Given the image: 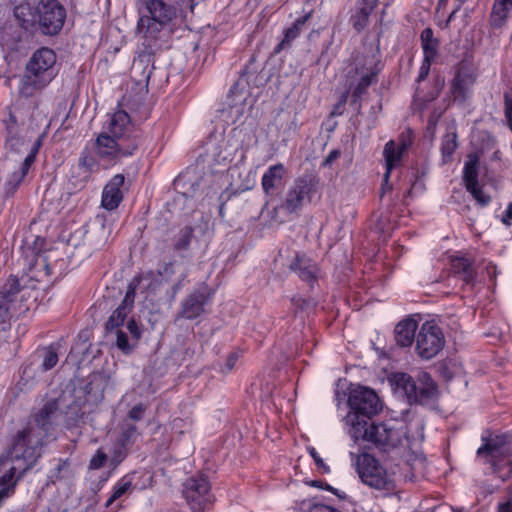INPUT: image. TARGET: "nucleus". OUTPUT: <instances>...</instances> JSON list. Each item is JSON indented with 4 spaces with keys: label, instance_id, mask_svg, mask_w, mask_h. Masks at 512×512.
<instances>
[{
    "label": "nucleus",
    "instance_id": "f3484780",
    "mask_svg": "<svg viewBox=\"0 0 512 512\" xmlns=\"http://www.w3.org/2000/svg\"><path fill=\"white\" fill-rule=\"evenodd\" d=\"M64 403V398L59 397L56 399L48 400L42 408L34 416V425H31L34 429H39L43 432L44 436H47L49 431L58 417L60 404Z\"/></svg>",
    "mask_w": 512,
    "mask_h": 512
},
{
    "label": "nucleus",
    "instance_id": "ddd939ff",
    "mask_svg": "<svg viewBox=\"0 0 512 512\" xmlns=\"http://www.w3.org/2000/svg\"><path fill=\"white\" fill-rule=\"evenodd\" d=\"M477 74L472 64L467 61L459 63L457 72L451 82L450 92L459 103H464L470 96Z\"/></svg>",
    "mask_w": 512,
    "mask_h": 512
},
{
    "label": "nucleus",
    "instance_id": "e2e57ef3",
    "mask_svg": "<svg viewBox=\"0 0 512 512\" xmlns=\"http://www.w3.org/2000/svg\"><path fill=\"white\" fill-rule=\"evenodd\" d=\"M498 512H512V497L508 501L499 504Z\"/></svg>",
    "mask_w": 512,
    "mask_h": 512
},
{
    "label": "nucleus",
    "instance_id": "79ce46f5",
    "mask_svg": "<svg viewBox=\"0 0 512 512\" xmlns=\"http://www.w3.org/2000/svg\"><path fill=\"white\" fill-rule=\"evenodd\" d=\"M139 283V279L135 278L128 286V290L125 294V297L119 307H125V311L130 312L136 294L137 285Z\"/></svg>",
    "mask_w": 512,
    "mask_h": 512
},
{
    "label": "nucleus",
    "instance_id": "ea45409f",
    "mask_svg": "<svg viewBox=\"0 0 512 512\" xmlns=\"http://www.w3.org/2000/svg\"><path fill=\"white\" fill-rule=\"evenodd\" d=\"M22 143V140L17 137V124L16 120L11 117L10 122L7 124V139L6 146L10 149H15Z\"/></svg>",
    "mask_w": 512,
    "mask_h": 512
},
{
    "label": "nucleus",
    "instance_id": "a211bd4d",
    "mask_svg": "<svg viewBox=\"0 0 512 512\" xmlns=\"http://www.w3.org/2000/svg\"><path fill=\"white\" fill-rule=\"evenodd\" d=\"M124 186L125 176L123 174L114 175L103 189L101 199L102 207L109 211L118 208L123 200Z\"/></svg>",
    "mask_w": 512,
    "mask_h": 512
},
{
    "label": "nucleus",
    "instance_id": "4c0bfd02",
    "mask_svg": "<svg viewBox=\"0 0 512 512\" xmlns=\"http://www.w3.org/2000/svg\"><path fill=\"white\" fill-rule=\"evenodd\" d=\"M193 233L194 229L191 226L181 228L175 240L174 249L176 251H186L190 246Z\"/></svg>",
    "mask_w": 512,
    "mask_h": 512
},
{
    "label": "nucleus",
    "instance_id": "052dcab7",
    "mask_svg": "<svg viewBox=\"0 0 512 512\" xmlns=\"http://www.w3.org/2000/svg\"><path fill=\"white\" fill-rule=\"evenodd\" d=\"M127 451L128 450H124L120 446H117L112 457V462L115 464H119L126 457Z\"/></svg>",
    "mask_w": 512,
    "mask_h": 512
},
{
    "label": "nucleus",
    "instance_id": "13d9d810",
    "mask_svg": "<svg viewBox=\"0 0 512 512\" xmlns=\"http://www.w3.org/2000/svg\"><path fill=\"white\" fill-rule=\"evenodd\" d=\"M341 155L340 150H332L323 161V166H331Z\"/></svg>",
    "mask_w": 512,
    "mask_h": 512
},
{
    "label": "nucleus",
    "instance_id": "aec40b11",
    "mask_svg": "<svg viewBox=\"0 0 512 512\" xmlns=\"http://www.w3.org/2000/svg\"><path fill=\"white\" fill-rule=\"evenodd\" d=\"M286 168L282 163L270 166L263 174L261 186L266 196H273L283 186Z\"/></svg>",
    "mask_w": 512,
    "mask_h": 512
},
{
    "label": "nucleus",
    "instance_id": "72a5a7b5",
    "mask_svg": "<svg viewBox=\"0 0 512 512\" xmlns=\"http://www.w3.org/2000/svg\"><path fill=\"white\" fill-rule=\"evenodd\" d=\"M132 488V479L126 475L122 477L113 487V492L111 496L108 498L105 506L109 507L113 504L114 501L122 497L124 494L129 492Z\"/></svg>",
    "mask_w": 512,
    "mask_h": 512
},
{
    "label": "nucleus",
    "instance_id": "09e8293b",
    "mask_svg": "<svg viewBox=\"0 0 512 512\" xmlns=\"http://www.w3.org/2000/svg\"><path fill=\"white\" fill-rule=\"evenodd\" d=\"M107 461V455L102 450H97L96 454L91 458L89 463L90 469H100Z\"/></svg>",
    "mask_w": 512,
    "mask_h": 512
},
{
    "label": "nucleus",
    "instance_id": "8fccbe9b",
    "mask_svg": "<svg viewBox=\"0 0 512 512\" xmlns=\"http://www.w3.org/2000/svg\"><path fill=\"white\" fill-rule=\"evenodd\" d=\"M303 512H341L331 506L324 504H304L302 508Z\"/></svg>",
    "mask_w": 512,
    "mask_h": 512
},
{
    "label": "nucleus",
    "instance_id": "4be33fe9",
    "mask_svg": "<svg viewBox=\"0 0 512 512\" xmlns=\"http://www.w3.org/2000/svg\"><path fill=\"white\" fill-rule=\"evenodd\" d=\"M418 323L412 318L400 321L394 329L396 344L400 347H409L415 340Z\"/></svg>",
    "mask_w": 512,
    "mask_h": 512
},
{
    "label": "nucleus",
    "instance_id": "39448f33",
    "mask_svg": "<svg viewBox=\"0 0 512 512\" xmlns=\"http://www.w3.org/2000/svg\"><path fill=\"white\" fill-rule=\"evenodd\" d=\"M507 435L482 437V445L477 449L476 455L484 464H489L492 474L502 481L512 478V461Z\"/></svg>",
    "mask_w": 512,
    "mask_h": 512
},
{
    "label": "nucleus",
    "instance_id": "c85d7f7f",
    "mask_svg": "<svg viewBox=\"0 0 512 512\" xmlns=\"http://www.w3.org/2000/svg\"><path fill=\"white\" fill-rule=\"evenodd\" d=\"M421 46L423 49L424 59L428 61H435L438 56L439 40L434 37V32L431 28H425L420 35Z\"/></svg>",
    "mask_w": 512,
    "mask_h": 512
},
{
    "label": "nucleus",
    "instance_id": "423d86ee",
    "mask_svg": "<svg viewBox=\"0 0 512 512\" xmlns=\"http://www.w3.org/2000/svg\"><path fill=\"white\" fill-rule=\"evenodd\" d=\"M356 470L361 481L372 489L380 491L383 496L392 495L396 490V481L393 473L372 455L360 454L356 459Z\"/></svg>",
    "mask_w": 512,
    "mask_h": 512
},
{
    "label": "nucleus",
    "instance_id": "6e6d98bb",
    "mask_svg": "<svg viewBox=\"0 0 512 512\" xmlns=\"http://www.w3.org/2000/svg\"><path fill=\"white\" fill-rule=\"evenodd\" d=\"M237 360H238V356H237V354H236V353H230V354L227 356L226 361H225V364H224V367H223V368H221V371H222L223 373H228V372H230V371L234 368V366H235V364H236Z\"/></svg>",
    "mask_w": 512,
    "mask_h": 512
},
{
    "label": "nucleus",
    "instance_id": "338daca9",
    "mask_svg": "<svg viewBox=\"0 0 512 512\" xmlns=\"http://www.w3.org/2000/svg\"><path fill=\"white\" fill-rule=\"evenodd\" d=\"M461 4L462 2L459 1V3L457 4V6L453 9V11L449 14L448 18H447V21H446V27L449 25V23L454 19L455 17V14L457 13V11L461 8Z\"/></svg>",
    "mask_w": 512,
    "mask_h": 512
},
{
    "label": "nucleus",
    "instance_id": "20e7f679",
    "mask_svg": "<svg viewBox=\"0 0 512 512\" xmlns=\"http://www.w3.org/2000/svg\"><path fill=\"white\" fill-rule=\"evenodd\" d=\"M39 429L28 425L19 431L13 439L12 446L6 455L0 457V469L8 462H16L25 466L24 470L31 469L40 458L44 438Z\"/></svg>",
    "mask_w": 512,
    "mask_h": 512
},
{
    "label": "nucleus",
    "instance_id": "5fc2aeb1",
    "mask_svg": "<svg viewBox=\"0 0 512 512\" xmlns=\"http://www.w3.org/2000/svg\"><path fill=\"white\" fill-rule=\"evenodd\" d=\"M434 61H428L427 62V59H423V62H422V65L420 67V70H419V74H418V77H417V82H422L424 81L429 72H430V67H431V64L433 63Z\"/></svg>",
    "mask_w": 512,
    "mask_h": 512
},
{
    "label": "nucleus",
    "instance_id": "de8ad7c7",
    "mask_svg": "<svg viewBox=\"0 0 512 512\" xmlns=\"http://www.w3.org/2000/svg\"><path fill=\"white\" fill-rule=\"evenodd\" d=\"M469 192L472 193L473 197L479 202L482 206H486L490 203L491 197L485 194L479 186H474L473 188H467Z\"/></svg>",
    "mask_w": 512,
    "mask_h": 512
},
{
    "label": "nucleus",
    "instance_id": "473e14b6",
    "mask_svg": "<svg viewBox=\"0 0 512 512\" xmlns=\"http://www.w3.org/2000/svg\"><path fill=\"white\" fill-rule=\"evenodd\" d=\"M94 224L97 226L98 241L106 244L113 230V225L108 221L106 215L99 214L95 217Z\"/></svg>",
    "mask_w": 512,
    "mask_h": 512
},
{
    "label": "nucleus",
    "instance_id": "a878e982",
    "mask_svg": "<svg viewBox=\"0 0 512 512\" xmlns=\"http://www.w3.org/2000/svg\"><path fill=\"white\" fill-rule=\"evenodd\" d=\"M202 182L203 177L193 171H186L175 180L176 186L183 189V194L187 197L195 196L200 191Z\"/></svg>",
    "mask_w": 512,
    "mask_h": 512
},
{
    "label": "nucleus",
    "instance_id": "6e6552de",
    "mask_svg": "<svg viewBox=\"0 0 512 512\" xmlns=\"http://www.w3.org/2000/svg\"><path fill=\"white\" fill-rule=\"evenodd\" d=\"M314 191L313 180L308 177H299L287 190L285 197L279 206H276L270 212L271 218L279 223L284 222L280 217V212L286 215L297 214L303 207L306 200L311 199Z\"/></svg>",
    "mask_w": 512,
    "mask_h": 512
},
{
    "label": "nucleus",
    "instance_id": "0eeeda50",
    "mask_svg": "<svg viewBox=\"0 0 512 512\" xmlns=\"http://www.w3.org/2000/svg\"><path fill=\"white\" fill-rule=\"evenodd\" d=\"M395 383L410 404L428 405L438 398L437 385L427 372H420L415 379L409 374L398 373Z\"/></svg>",
    "mask_w": 512,
    "mask_h": 512
},
{
    "label": "nucleus",
    "instance_id": "7ed1b4c3",
    "mask_svg": "<svg viewBox=\"0 0 512 512\" xmlns=\"http://www.w3.org/2000/svg\"><path fill=\"white\" fill-rule=\"evenodd\" d=\"M57 75L56 54L47 47L36 50L26 64L20 92L26 97L44 89Z\"/></svg>",
    "mask_w": 512,
    "mask_h": 512
},
{
    "label": "nucleus",
    "instance_id": "0e129e2a",
    "mask_svg": "<svg viewBox=\"0 0 512 512\" xmlns=\"http://www.w3.org/2000/svg\"><path fill=\"white\" fill-rule=\"evenodd\" d=\"M441 117V113L433 112L428 119V128L435 127L438 119Z\"/></svg>",
    "mask_w": 512,
    "mask_h": 512
},
{
    "label": "nucleus",
    "instance_id": "6ab92c4d",
    "mask_svg": "<svg viewBox=\"0 0 512 512\" xmlns=\"http://www.w3.org/2000/svg\"><path fill=\"white\" fill-rule=\"evenodd\" d=\"M205 157L210 165L226 166L232 160V152L224 139H211L205 144Z\"/></svg>",
    "mask_w": 512,
    "mask_h": 512
},
{
    "label": "nucleus",
    "instance_id": "1a4fd4ad",
    "mask_svg": "<svg viewBox=\"0 0 512 512\" xmlns=\"http://www.w3.org/2000/svg\"><path fill=\"white\" fill-rule=\"evenodd\" d=\"M138 146L137 139H131L130 142L125 143L111 136L109 132L103 131L98 134L93 144L96 156L110 166L117 164L123 158L132 156Z\"/></svg>",
    "mask_w": 512,
    "mask_h": 512
},
{
    "label": "nucleus",
    "instance_id": "bf43d9fd",
    "mask_svg": "<svg viewBox=\"0 0 512 512\" xmlns=\"http://www.w3.org/2000/svg\"><path fill=\"white\" fill-rule=\"evenodd\" d=\"M501 222L505 225V226H511L512 225V202H510L506 208V210L504 211L502 217H501Z\"/></svg>",
    "mask_w": 512,
    "mask_h": 512
},
{
    "label": "nucleus",
    "instance_id": "a19ab883",
    "mask_svg": "<svg viewBox=\"0 0 512 512\" xmlns=\"http://www.w3.org/2000/svg\"><path fill=\"white\" fill-rule=\"evenodd\" d=\"M33 163H34V155L28 154L25 157L20 170L18 172H14L12 175V180L15 181L16 186L22 182V180L27 175V173Z\"/></svg>",
    "mask_w": 512,
    "mask_h": 512
},
{
    "label": "nucleus",
    "instance_id": "2eb2a0df",
    "mask_svg": "<svg viewBox=\"0 0 512 512\" xmlns=\"http://www.w3.org/2000/svg\"><path fill=\"white\" fill-rule=\"evenodd\" d=\"M103 132H109L111 136L125 143L130 142L131 139H137L139 141L129 114L123 110H118L108 115V120L104 124Z\"/></svg>",
    "mask_w": 512,
    "mask_h": 512
},
{
    "label": "nucleus",
    "instance_id": "2f4dec72",
    "mask_svg": "<svg viewBox=\"0 0 512 512\" xmlns=\"http://www.w3.org/2000/svg\"><path fill=\"white\" fill-rule=\"evenodd\" d=\"M463 179L466 188H473L478 185V158L475 155H469L464 165Z\"/></svg>",
    "mask_w": 512,
    "mask_h": 512
},
{
    "label": "nucleus",
    "instance_id": "9b49d317",
    "mask_svg": "<svg viewBox=\"0 0 512 512\" xmlns=\"http://www.w3.org/2000/svg\"><path fill=\"white\" fill-rule=\"evenodd\" d=\"M37 14L40 29L45 35H56L64 26L66 9L58 0H40Z\"/></svg>",
    "mask_w": 512,
    "mask_h": 512
},
{
    "label": "nucleus",
    "instance_id": "f8f14e48",
    "mask_svg": "<svg viewBox=\"0 0 512 512\" xmlns=\"http://www.w3.org/2000/svg\"><path fill=\"white\" fill-rule=\"evenodd\" d=\"M445 339L440 327L432 322L422 324L416 337V352L422 359L430 360L444 347Z\"/></svg>",
    "mask_w": 512,
    "mask_h": 512
},
{
    "label": "nucleus",
    "instance_id": "a18cd8bd",
    "mask_svg": "<svg viewBox=\"0 0 512 512\" xmlns=\"http://www.w3.org/2000/svg\"><path fill=\"white\" fill-rule=\"evenodd\" d=\"M70 474V462L68 460H59V463L55 467L50 477L54 478L55 480H59L68 477Z\"/></svg>",
    "mask_w": 512,
    "mask_h": 512
},
{
    "label": "nucleus",
    "instance_id": "c756f323",
    "mask_svg": "<svg viewBox=\"0 0 512 512\" xmlns=\"http://www.w3.org/2000/svg\"><path fill=\"white\" fill-rule=\"evenodd\" d=\"M8 464H10L8 470L0 477V488L12 486L13 492H15L17 481L28 470H24L25 466L20 463L8 462L6 465Z\"/></svg>",
    "mask_w": 512,
    "mask_h": 512
},
{
    "label": "nucleus",
    "instance_id": "37998d69",
    "mask_svg": "<svg viewBox=\"0 0 512 512\" xmlns=\"http://www.w3.org/2000/svg\"><path fill=\"white\" fill-rule=\"evenodd\" d=\"M113 333L116 335V346L118 349L125 354L130 353L134 345L129 344L127 333L122 329H117V331H114Z\"/></svg>",
    "mask_w": 512,
    "mask_h": 512
},
{
    "label": "nucleus",
    "instance_id": "c9c22d12",
    "mask_svg": "<svg viewBox=\"0 0 512 512\" xmlns=\"http://www.w3.org/2000/svg\"><path fill=\"white\" fill-rule=\"evenodd\" d=\"M128 313L129 312L125 311V307H118L116 310H114L105 324L106 331L108 333H112L117 331V329H121V326L123 325Z\"/></svg>",
    "mask_w": 512,
    "mask_h": 512
},
{
    "label": "nucleus",
    "instance_id": "cd10ccee",
    "mask_svg": "<svg viewBox=\"0 0 512 512\" xmlns=\"http://www.w3.org/2000/svg\"><path fill=\"white\" fill-rule=\"evenodd\" d=\"M85 404L84 398H76L66 406L63 412L64 422L68 428L76 427L82 420L85 412L83 406Z\"/></svg>",
    "mask_w": 512,
    "mask_h": 512
},
{
    "label": "nucleus",
    "instance_id": "bb28decb",
    "mask_svg": "<svg viewBox=\"0 0 512 512\" xmlns=\"http://www.w3.org/2000/svg\"><path fill=\"white\" fill-rule=\"evenodd\" d=\"M458 146L457 132L454 124L447 127L446 133L441 141L442 162L444 164L453 160V154Z\"/></svg>",
    "mask_w": 512,
    "mask_h": 512
},
{
    "label": "nucleus",
    "instance_id": "49530a36",
    "mask_svg": "<svg viewBox=\"0 0 512 512\" xmlns=\"http://www.w3.org/2000/svg\"><path fill=\"white\" fill-rule=\"evenodd\" d=\"M300 31L298 30L297 27L295 26H291L289 27L288 29L285 30V35H284V39L283 41L278 45V48L276 49V51H280L281 49H283L286 45H288L292 40H294L298 35H299Z\"/></svg>",
    "mask_w": 512,
    "mask_h": 512
},
{
    "label": "nucleus",
    "instance_id": "e433bc0d",
    "mask_svg": "<svg viewBox=\"0 0 512 512\" xmlns=\"http://www.w3.org/2000/svg\"><path fill=\"white\" fill-rule=\"evenodd\" d=\"M136 432L137 427L134 424H125L117 438V446H120L124 450H129L133 444V438Z\"/></svg>",
    "mask_w": 512,
    "mask_h": 512
},
{
    "label": "nucleus",
    "instance_id": "f03ea898",
    "mask_svg": "<svg viewBox=\"0 0 512 512\" xmlns=\"http://www.w3.org/2000/svg\"><path fill=\"white\" fill-rule=\"evenodd\" d=\"M137 8L140 14L137 31L144 39L143 45L151 51L161 48L172 31L177 8L164 0H138Z\"/></svg>",
    "mask_w": 512,
    "mask_h": 512
},
{
    "label": "nucleus",
    "instance_id": "58836bf2",
    "mask_svg": "<svg viewBox=\"0 0 512 512\" xmlns=\"http://www.w3.org/2000/svg\"><path fill=\"white\" fill-rule=\"evenodd\" d=\"M40 352L42 357L41 368L43 371L51 370L58 363V354L57 349L52 345L46 348H43Z\"/></svg>",
    "mask_w": 512,
    "mask_h": 512
},
{
    "label": "nucleus",
    "instance_id": "b1692460",
    "mask_svg": "<svg viewBox=\"0 0 512 512\" xmlns=\"http://www.w3.org/2000/svg\"><path fill=\"white\" fill-rule=\"evenodd\" d=\"M451 271L458 276L465 284L473 285L476 279V272L473 269V262L466 257H454L451 260Z\"/></svg>",
    "mask_w": 512,
    "mask_h": 512
},
{
    "label": "nucleus",
    "instance_id": "680f3d73",
    "mask_svg": "<svg viewBox=\"0 0 512 512\" xmlns=\"http://www.w3.org/2000/svg\"><path fill=\"white\" fill-rule=\"evenodd\" d=\"M12 486L0 488V506L3 502L13 494Z\"/></svg>",
    "mask_w": 512,
    "mask_h": 512
},
{
    "label": "nucleus",
    "instance_id": "f704fd0d",
    "mask_svg": "<svg viewBox=\"0 0 512 512\" xmlns=\"http://www.w3.org/2000/svg\"><path fill=\"white\" fill-rule=\"evenodd\" d=\"M512 8L505 6L504 4H500L495 1L492 12L490 15V23L494 28H500L504 25L508 13Z\"/></svg>",
    "mask_w": 512,
    "mask_h": 512
},
{
    "label": "nucleus",
    "instance_id": "dca6fc26",
    "mask_svg": "<svg viewBox=\"0 0 512 512\" xmlns=\"http://www.w3.org/2000/svg\"><path fill=\"white\" fill-rule=\"evenodd\" d=\"M21 290L19 280L9 277L0 289V325L10 321L17 296Z\"/></svg>",
    "mask_w": 512,
    "mask_h": 512
},
{
    "label": "nucleus",
    "instance_id": "393cba45",
    "mask_svg": "<svg viewBox=\"0 0 512 512\" xmlns=\"http://www.w3.org/2000/svg\"><path fill=\"white\" fill-rule=\"evenodd\" d=\"M291 270L308 283H313L316 280L318 272L316 263L305 255L296 256L295 262L291 265Z\"/></svg>",
    "mask_w": 512,
    "mask_h": 512
},
{
    "label": "nucleus",
    "instance_id": "5701e85b",
    "mask_svg": "<svg viewBox=\"0 0 512 512\" xmlns=\"http://www.w3.org/2000/svg\"><path fill=\"white\" fill-rule=\"evenodd\" d=\"M408 143L402 141L398 146L392 140L387 142L384 147L383 155L386 162L385 182L390 177L392 169L401 161L403 153L408 148Z\"/></svg>",
    "mask_w": 512,
    "mask_h": 512
},
{
    "label": "nucleus",
    "instance_id": "4d7b16f0",
    "mask_svg": "<svg viewBox=\"0 0 512 512\" xmlns=\"http://www.w3.org/2000/svg\"><path fill=\"white\" fill-rule=\"evenodd\" d=\"M309 452H310V455L312 456V458L314 459L316 466L319 469H322L323 472H326V473L330 471L329 467L324 463L323 459L318 455L315 448H310Z\"/></svg>",
    "mask_w": 512,
    "mask_h": 512
},
{
    "label": "nucleus",
    "instance_id": "3c124183",
    "mask_svg": "<svg viewBox=\"0 0 512 512\" xmlns=\"http://www.w3.org/2000/svg\"><path fill=\"white\" fill-rule=\"evenodd\" d=\"M147 410V406L143 403H139L132 407V409L128 413V417L131 420L139 421L143 418L145 412Z\"/></svg>",
    "mask_w": 512,
    "mask_h": 512
},
{
    "label": "nucleus",
    "instance_id": "774afa93",
    "mask_svg": "<svg viewBox=\"0 0 512 512\" xmlns=\"http://www.w3.org/2000/svg\"><path fill=\"white\" fill-rule=\"evenodd\" d=\"M440 370H441V373L442 375L447 379H451L452 378V373L448 370L447 366L446 365H441L440 366Z\"/></svg>",
    "mask_w": 512,
    "mask_h": 512
},
{
    "label": "nucleus",
    "instance_id": "c03bdc74",
    "mask_svg": "<svg viewBox=\"0 0 512 512\" xmlns=\"http://www.w3.org/2000/svg\"><path fill=\"white\" fill-rule=\"evenodd\" d=\"M79 166L86 172H92L98 168V163L93 155L84 151L79 158Z\"/></svg>",
    "mask_w": 512,
    "mask_h": 512
},
{
    "label": "nucleus",
    "instance_id": "864d4df0",
    "mask_svg": "<svg viewBox=\"0 0 512 512\" xmlns=\"http://www.w3.org/2000/svg\"><path fill=\"white\" fill-rule=\"evenodd\" d=\"M30 11V7L28 5H19L14 9V15L16 18L22 21L23 24L30 22L29 19L26 18L27 13Z\"/></svg>",
    "mask_w": 512,
    "mask_h": 512
},
{
    "label": "nucleus",
    "instance_id": "9d476101",
    "mask_svg": "<svg viewBox=\"0 0 512 512\" xmlns=\"http://www.w3.org/2000/svg\"><path fill=\"white\" fill-rule=\"evenodd\" d=\"M183 496L192 512H206L215 501L211 484L207 476L202 474L192 476L184 482Z\"/></svg>",
    "mask_w": 512,
    "mask_h": 512
},
{
    "label": "nucleus",
    "instance_id": "69168bd1",
    "mask_svg": "<svg viewBox=\"0 0 512 512\" xmlns=\"http://www.w3.org/2000/svg\"><path fill=\"white\" fill-rule=\"evenodd\" d=\"M310 17V14H307L303 17H300L298 19H296V21L294 22L293 26L297 27L299 31L302 30V27L305 25L306 21L308 20V18Z\"/></svg>",
    "mask_w": 512,
    "mask_h": 512
},
{
    "label": "nucleus",
    "instance_id": "4468645a",
    "mask_svg": "<svg viewBox=\"0 0 512 512\" xmlns=\"http://www.w3.org/2000/svg\"><path fill=\"white\" fill-rule=\"evenodd\" d=\"M210 298L211 294L207 287L193 291L182 300L176 319H197L205 313V306L209 303Z\"/></svg>",
    "mask_w": 512,
    "mask_h": 512
},
{
    "label": "nucleus",
    "instance_id": "f257e3e1",
    "mask_svg": "<svg viewBox=\"0 0 512 512\" xmlns=\"http://www.w3.org/2000/svg\"><path fill=\"white\" fill-rule=\"evenodd\" d=\"M348 405L351 412L346 416V422L351 425L350 434L356 441L362 439L371 442L380 451L389 453L407 440V433L403 429H394L384 423L369 424L368 420L382 409L374 390L362 386L352 389Z\"/></svg>",
    "mask_w": 512,
    "mask_h": 512
},
{
    "label": "nucleus",
    "instance_id": "7c9ffc66",
    "mask_svg": "<svg viewBox=\"0 0 512 512\" xmlns=\"http://www.w3.org/2000/svg\"><path fill=\"white\" fill-rule=\"evenodd\" d=\"M378 72L377 71H371L369 74H366L362 76L355 86L353 92H352V99L351 104L355 105L358 104L360 106V100L361 97L366 93L368 87L378 80Z\"/></svg>",
    "mask_w": 512,
    "mask_h": 512
},
{
    "label": "nucleus",
    "instance_id": "603ef678",
    "mask_svg": "<svg viewBox=\"0 0 512 512\" xmlns=\"http://www.w3.org/2000/svg\"><path fill=\"white\" fill-rule=\"evenodd\" d=\"M126 329L131 334L132 339L135 340V342H138L141 338L142 332L133 318L127 322Z\"/></svg>",
    "mask_w": 512,
    "mask_h": 512
},
{
    "label": "nucleus",
    "instance_id": "412c9836",
    "mask_svg": "<svg viewBox=\"0 0 512 512\" xmlns=\"http://www.w3.org/2000/svg\"><path fill=\"white\" fill-rule=\"evenodd\" d=\"M376 7V0H357L354 11L350 17L353 28L360 32L369 22V16Z\"/></svg>",
    "mask_w": 512,
    "mask_h": 512
}]
</instances>
